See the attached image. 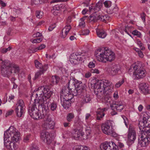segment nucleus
Wrapping results in <instances>:
<instances>
[{
	"label": "nucleus",
	"mask_w": 150,
	"mask_h": 150,
	"mask_svg": "<svg viewBox=\"0 0 150 150\" xmlns=\"http://www.w3.org/2000/svg\"><path fill=\"white\" fill-rule=\"evenodd\" d=\"M70 96H71V98H64V100L62 103V105L63 107L66 109H68L69 107L70 106V105L71 104V102L72 101V96L71 95ZM62 102V101H61ZM62 103V102H61Z\"/></svg>",
	"instance_id": "5701e85b"
},
{
	"label": "nucleus",
	"mask_w": 150,
	"mask_h": 150,
	"mask_svg": "<svg viewBox=\"0 0 150 150\" xmlns=\"http://www.w3.org/2000/svg\"><path fill=\"white\" fill-rule=\"evenodd\" d=\"M96 33L98 36L102 38H104L107 35L106 33L103 30H98Z\"/></svg>",
	"instance_id": "7c9ffc66"
},
{
	"label": "nucleus",
	"mask_w": 150,
	"mask_h": 150,
	"mask_svg": "<svg viewBox=\"0 0 150 150\" xmlns=\"http://www.w3.org/2000/svg\"><path fill=\"white\" fill-rule=\"evenodd\" d=\"M111 93V92L108 93H105V91L103 92V93L104 94V100L105 102L107 103H109L110 105V106L111 104H112L113 102H114L113 100H111V97L110 94Z\"/></svg>",
	"instance_id": "a878e982"
},
{
	"label": "nucleus",
	"mask_w": 150,
	"mask_h": 150,
	"mask_svg": "<svg viewBox=\"0 0 150 150\" xmlns=\"http://www.w3.org/2000/svg\"><path fill=\"white\" fill-rule=\"evenodd\" d=\"M127 137L129 141L134 142L136 138V132L134 129L129 126L128 129Z\"/></svg>",
	"instance_id": "dca6fc26"
},
{
	"label": "nucleus",
	"mask_w": 150,
	"mask_h": 150,
	"mask_svg": "<svg viewBox=\"0 0 150 150\" xmlns=\"http://www.w3.org/2000/svg\"><path fill=\"white\" fill-rule=\"evenodd\" d=\"M12 30V29L11 28H9L7 31L6 32V33L7 35H11V33Z\"/></svg>",
	"instance_id": "338daca9"
},
{
	"label": "nucleus",
	"mask_w": 150,
	"mask_h": 150,
	"mask_svg": "<svg viewBox=\"0 0 150 150\" xmlns=\"http://www.w3.org/2000/svg\"><path fill=\"white\" fill-rule=\"evenodd\" d=\"M70 61L71 63L74 65H76L79 64L82 61L81 60H78L76 59H70Z\"/></svg>",
	"instance_id": "c03bdc74"
},
{
	"label": "nucleus",
	"mask_w": 150,
	"mask_h": 150,
	"mask_svg": "<svg viewBox=\"0 0 150 150\" xmlns=\"http://www.w3.org/2000/svg\"><path fill=\"white\" fill-rule=\"evenodd\" d=\"M86 130V134H85V136H86L85 138H83V139H87L88 138V136L91 133V131L90 127H87L85 129Z\"/></svg>",
	"instance_id": "4c0bfd02"
},
{
	"label": "nucleus",
	"mask_w": 150,
	"mask_h": 150,
	"mask_svg": "<svg viewBox=\"0 0 150 150\" xmlns=\"http://www.w3.org/2000/svg\"><path fill=\"white\" fill-rule=\"evenodd\" d=\"M89 33V30H84L82 31L81 34L83 35H87Z\"/></svg>",
	"instance_id": "4d7b16f0"
},
{
	"label": "nucleus",
	"mask_w": 150,
	"mask_h": 150,
	"mask_svg": "<svg viewBox=\"0 0 150 150\" xmlns=\"http://www.w3.org/2000/svg\"><path fill=\"white\" fill-rule=\"evenodd\" d=\"M140 90L144 94H148L149 93V86L145 83H140L139 86Z\"/></svg>",
	"instance_id": "4be33fe9"
},
{
	"label": "nucleus",
	"mask_w": 150,
	"mask_h": 150,
	"mask_svg": "<svg viewBox=\"0 0 150 150\" xmlns=\"http://www.w3.org/2000/svg\"><path fill=\"white\" fill-rule=\"evenodd\" d=\"M11 49V47L10 46L7 48H3L1 50V52L4 54L5 53L8 51L10 50Z\"/></svg>",
	"instance_id": "3c124183"
},
{
	"label": "nucleus",
	"mask_w": 150,
	"mask_h": 150,
	"mask_svg": "<svg viewBox=\"0 0 150 150\" xmlns=\"http://www.w3.org/2000/svg\"><path fill=\"white\" fill-rule=\"evenodd\" d=\"M139 128L141 132H145L144 128L145 127L150 128V117L148 116H144L142 119L139 121Z\"/></svg>",
	"instance_id": "0eeeda50"
},
{
	"label": "nucleus",
	"mask_w": 150,
	"mask_h": 150,
	"mask_svg": "<svg viewBox=\"0 0 150 150\" xmlns=\"http://www.w3.org/2000/svg\"><path fill=\"white\" fill-rule=\"evenodd\" d=\"M19 132L13 127H10L4 134V144L9 150H15L17 149L16 144L20 139Z\"/></svg>",
	"instance_id": "f257e3e1"
},
{
	"label": "nucleus",
	"mask_w": 150,
	"mask_h": 150,
	"mask_svg": "<svg viewBox=\"0 0 150 150\" xmlns=\"http://www.w3.org/2000/svg\"><path fill=\"white\" fill-rule=\"evenodd\" d=\"M22 113H21L20 111L18 109V111H16V107L15 108V112L17 116L18 117H21L22 116V115L23 113L24 112V109H23V110H22Z\"/></svg>",
	"instance_id": "de8ad7c7"
},
{
	"label": "nucleus",
	"mask_w": 150,
	"mask_h": 150,
	"mask_svg": "<svg viewBox=\"0 0 150 150\" xmlns=\"http://www.w3.org/2000/svg\"><path fill=\"white\" fill-rule=\"evenodd\" d=\"M71 95L72 96V99L73 98V97L74 96H75L74 95H73V93H70L69 94H68L67 96L65 95L64 96V98H71L70 97H71V96H70Z\"/></svg>",
	"instance_id": "13d9d810"
},
{
	"label": "nucleus",
	"mask_w": 150,
	"mask_h": 150,
	"mask_svg": "<svg viewBox=\"0 0 150 150\" xmlns=\"http://www.w3.org/2000/svg\"><path fill=\"white\" fill-rule=\"evenodd\" d=\"M44 88V86H43L36 89L37 90V94L38 97H39V100H36V102L42 103V104H44L45 103V100L43 93V90Z\"/></svg>",
	"instance_id": "4468645a"
},
{
	"label": "nucleus",
	"mask_w": 150,
	"mask_h": 150,
	"mask_svg": "<svg viewBox=\"0 0 150 150\" xmlns=\"http://www.w3.org/2000/svg\"><path fill=\"white\" fill-rule=\"evenodd\" d=\"M96 62L93 61V62H91L88 64L89 67L90 68H93L95 67V63Z\"/></svg>",
	"instance_id": "603ef678"
},
{
	"label": "nucleus",
	"mask_w": 150,
	"mask_h": 150,
	"mask_svg": "<svg viewBox=\"0 0 150 150\" xmlns=\"http://www.w3.org/2000/svg\"><path fill=\"white\" fill-rule=\"evenodd\" d=\"M43 3L42 0H34V3L35 4H41Z\"/></svg>",
	"instance_id": "052dcab7"
},
{
	"label": "nucleus",
	"mask_w": 150,
	"mask_h": 150,
	"mask_svg": "<svg viewBox=\"0 0 150 150\" xmlns=\"http://www.w3.org/2000/svg\"><path fill=\"white\" fill-rule=\"evenodd\" d=\"M13 110H10L9 112H7L6 115H5V117H7V116L11 115L13 113Z\"/></svg>",
	"instance_id": "0e129e2a"
},
{
	"label": "nucleus",
	"mask_w": 150,
	"mask_h": 150,
	"mask_svg": "<svg viewBox=\"0 0 150 150\" xmlns=\"http://www.w3.org/2000/svg\"><path fill=\"white\" fill-rule=\"evenodd\" d=\"M42 103L36 102V99L32 105L28 108V113L30 117L35 120L43 119L45 116L48 113L49 110Z\"/></svg>",
	"instance_id": "f03ea898"
},
{
	"label": "nucleus",
	"mask_w": 150,
	"mask_h": 150,
	"mask_svg": "<svg viewBox=\"0 0 150 150\" xmlns=\"http://www.w3.org/2000/svg\"><path fill=\"white\" fill-rule=\"evenodd\" d=\"M2 61L1 67V74L4 77H9L14 71L13 72L15 73H18L19 69L18 65L11 63L8 60Z\"/></svg>",
	"instance_id": "20e7f679"
},
{
	"label": "nucleus",
	"mask_w": 150,
	"mask_h": 150,
	"mask_svg": "<svg viewBox=\"0 0 150 150\" xmlns=\"http://www.w3.org/2000/svg\"><path fill=\"white\" fill-rule=\"evenodd\" d=\"M104 4L105 7L108 8L111 6L112 2L110 1H106L104 2Z\"/></svg>",
	"instance_id": "37998d69"
},
{
	"label": "nucleus",
	"mask_w": 150,
	"mask_h": 150,
	"mask_svg": "<svg viewBox=\"0 0 150 150\" xmlns=\"http://www.w3.org/2000/svg\"><path fill=\"white\" fill-rule=\"evenodd\" d=\"M50 106L51 110L54 111L56 110L57 107V103L55 102H53L50 105Z\"/></svg>",
	"instance_id": "f704fd0d"
},
{
	"label": "nucleus",
	"mask_w": 150,
	"mask_h": 150,
	"mask_svg": "<svg viewBox=\"0 0 150 150\" xmlns=\"http://www.w3.org/2000/svg\"><path fill=\"white\" fill-rule=\"evenodd\" d=\"M70 59L78 60H81V61H82L83 60V57H79L78 53L77 52L71 54L70 56Z\"/></svg>",
	"instance_id": "c756f323"
},
{
	"label": "nucleus",
	"mask_w": 150,
	"mask_h": 150,
	"mask_svg": "<svg viewBox=\"0 0 150 150\" xmlns=\"http://www.w3.org/2000/svg\"><path fill=\"white\" fill-rule=\"evenodd\" d=\"M83 125L82 123L79 122L78 123L77 129H74L73 132L72 136L75 139L78 140L81 136L83 137H85L84 133L82 132L83 129Z\"/></svg>",
	"instance_id": "1a4fd4ad"
},
{
	"label": "nucleus",
	"mask_w": 150,
	"mask_h": 150,
	"mask_svg": "<svg viewBox=\"0 0 150 150\" xmlns=\"http://www.w3.org/2000/svg\"><path fill=\"white\" fill-rule=\"evenodd\" d=\"M30 138V135H26L23 138V141L24 142H28Z\"/></svg>",
	"instance_id": "5fc2aeb1"
},
{
	"label": "nucleus",
	"mask_w": 150,
	"mask_h": 150,
	"mask_svg": "<svg viewBox=\"0 0 150 150\" xmlns=\"http://www.w3.org/2000/svg\"><path fill=\"white\" fill-rule=\"evenodd\" d=\"M107 17L106 15L96 14L95 13L91 14L88 17L90 22H106L107 20Z\"/></svg>",
	"instance_id": "6e6552de"
},
{
	"label": "nucleus",
	"mask_w": 150,
	"mask_h": 150,
	"mask_svg": "<svg viewBox=\"0 0 150 150\" xmlns=\"http://www.w3.org/2000/svg\"><path fill=\"white\" fill-rule=\"evenodd\" d=\"M67 85L70 93H73L75 96H82L86 93V86L85 84L82 83L81 81L76 79L73 76H70V80Z\"/></svg>",
	"instance_id": "7ed1b4c3"
},
{
	"label": "nucleus",
	"mask_w": 150,
	"mask_h": 150,
	"mask_svg": "<svg viewBox=\"0 0 150 150\" xmlns=\"http://www.w3.org/2000/svg\"><path fill=\"white\" fill-rule=\"evenodd\" d=\"M103 48H99L95 52V55L98 60L103 62L113 60L115 58V54L108 48L104 47Z\"/></svg>",
	"instance_id": "39448f33"
},
{
	"label": "nucleus",
	"mask_w": 150,
	"mask_h": 150,
	"mask_svg": "<svg viewBox=\"0 0 150 150\" xmlns=\"http://www.w3.org/2000/svg\"><path fill=\"white\" fill-rule=\"evenodd\" d=\"M124 82V80L122 79V80L119 81L115 85V87L117 88L119 87Z\"/></svg>",
	"instance_id": "8fccbe9b"
},
{
	"label": "nucleus",
	"mask_w": 150,
	"mask_h": 150,
	"mask_svg": "<svg viewBox=\"0 0 150 150\" xmlns=\"http://www.w3.org/2000/svg\"><path fill=\"white\" fill-rule=\"evenodd\" d=\"M37 90L35 89L34 91L32 93V96H31V97H35L36 98H37L38 97V96L37 94Z\"/></svg>",
	"instance_id": "680f3d73"
},
{
	"label": "nucleus",
	"mask_w": 150,
	"mask_h": 150,
	"mask_svg": "<svg viewBox=\"0 0 150 150\" xmlns=\"http://www.w3.org/2000/svg\"><path fill=\"white\" fill-rule=\"evenodd\" d=\"M46 46L45 45L42 44L41 45L37 47L38 50H41L43 48H45V47Z\"/></svg>",
	"instance_id": "774afa93"
},
{
	"label": "nucleus",
	"mask_w": 150,
	"mask_h": 150,
	"mask_svg": "<svg viewBox=\"0 0 150 150\" xmlns=\"http://www.w3.org/2000/svg\"><path fill=\"white\" fill-rule=\"evenodd\" d=\"M120 69V67L119 65L114 64L108 69L107 71L110 75L114 76L117 74Z\"/></svg>",
	"instance_id": "f3484780"
},
{
	"label": "nucleus",
	"mask_w": 150,
	"mask_h": 150,
	"mask_svg": "<svg viewBox=\"0 0 150 150\" xmlns=\"http://www.w3.org/2000/svg\"><path fill=\"white\" fill-rule=\"evenodd\" d=\"M83 102L84 103H87L90 102L91 101V98L90 97V95L88 94H86L83 98Z\"/></svg>",
	"instance_id": "c9c22d12"
},
{
	"label": "nucleus",
	"mask_w": 150,
	"mask_h": 150,
	"mask_svg": "<svg viewBox=\"0 0 150 150\" xmlns=\"http://www.w3.org/2000/svg\"><path fill=\"white\" fill-rule=\"evenodd\" d=\"M110 134H108V135H111V136L113 137H117V134L113 131L112 129V132Z\"/></svg>",
	"instance_id": "69168bd1"
},
{
	"label": "nucleus",
	"mask_w": 150,
	"mask_h": 150,
	"mask_svg": "<svg viewBox=\"0 0 150 150\" xmlns=\"http://www.w3.org/2000/svg\"><path fill=\"white\" fill-rule=\"evenodd\" d=\"M116 146H117V148L119 147L120 148H121L124 147V145L123 143L121 142H118Z\"/></svg>",
	"instance_id": "e2e57ef3"
},
{
	"label": "nucleus",
	"mask_w": 150,
	"mask_h": 150,
	"mask_svg": "<svg viewBox=\"0 0 150 150\" xmlns=\"http://www.w3.org/2000/svg\"><path fill=\"white\" fill-rule=\"evenodd\" d=\"M42 40V38H37L33 40L32 42L34 43H39L41 42Z\"/></svg>",
	"instance_id": "864d4df0"
},
{
	"label": "nucleus",
	"mask_w": 150,
	"mask_h": 150,
	"mask_svg": "<svg viewBox=\"0 0 150 150\" xmlns=\"http://www.w3.org/2000/svg\"><path fill=\"white\" fill-rule=\"evenodd\" d=\"M35 14L37 18H42L43 13L41 11H37L35 12Z\"/></svg>",
	"instance_id": "ea45409f"
},
{
	"label": "nucleus",
	"mask_w": 150,
	"mask_h": 150,
	"mask_svg": "<svg viewBox=\"0 0 150 150\" xmlns=\"http://www.w3.org/2000/svg\"><path fill=\"white\" fill-rule=\"evenodd\" d=\"M110 105L112 110L115 109L117 111L120 112L124 108L123 104L122 102H113Z\"/></svg>",
	"instance_id": "a211bd4d"
},
{
	"label": "nucleus",
	"mask_w": 150,
	"mask_h": 150,
	"mask_svg": "<svg viewBox=\"0 0 150 150\" xmlns=\"http://www.w3.org/2000/svg\"><path fill=\"white\" fill-rule=\"evenodd\" d=\"M144 133V132H141V136L139 140L138 144L141 147L146 146L149 144V142L146 136H143Z\"/></svg>",
	"instance_id": "6ab92c4d"
},
{
	"label": "nucleus",
	"mask_w": 150,
	"mask_h": 150,
	"mask_svg": "<svg viewBox=\"0 0 150 150\" xmlns=\"http://www.w3.org/2000/svg\"><path fill=\"white\" fill-rule=\"evenodd\" d=\"M106 110V109L105 108L102 109L100 108H98L96 112L97 115V119L99 120H101V119L105 115L104 112V111Z\"/></svg>",
	"instance_id": "393cba45"
},
{
	"label": "nucleus",
	"mask_w": 150,
	"mask_h": 150,
	"mask_svg": "<svg viewBox=\"0 0 150 150\" xmlns=\"http://www.w3.org/2000/svg\"><path fill=\"white\" fill-rule=\"evenodd\" d=\"M73 150H89L88 147L85 146L82 148L81 146H78L73 149Z\"/></svg>",
	"instance_id": "79ce46f5"
},
{
	"label": "nucleus",
	"mask_w": 150,
	"mask_h": 150,
	"mask_svg": "<svg viewBox=\"0 0 150 150\" xmlns=\"http://www.w3.org/2000/svg\"><path fill=\"white\" fill-rule=\"evenodd\" d=\"M133 68L134 70L133 74L135 76L136 79L142 78L145 76L146 71L143 68L141 62H139V63L134 66Z\"/></svg>",
	"instance_id": "423d86ee"
},
{
	"label": "nucleus",
	"mask_w": 150,
	"mask_h": 150,
	"mask_svg": "<svg viewBox=\"0 0 150 150\" xmlns=\"http://www.w3.org/2000/svg\"><path fill=\"white\" fill-rule=\"evenodd\" d=\"M101 129L103 132L105 134L108 135L111 134L112 132V127H110V123L107 122L101 125Z\"/></svg>",
	"instance_id": "2eb2a0df"
},
{
	"label": "nucleus",
	"mask_w": 150,
	"mask_h": 150,
	"mask_svg": "<svg viewBox=\"0 0 150 150\" xmlns=\"http://www.w3.org/2000/svg\"><path fill=\"white\" fill-rule=\"evenodd\" d=\"M100 147L102 150H119L116 144L112 142H105L100 145Z\"/></svg>",
	"instance_id": "9d476101"
},
{
	"label": "nucleus",
	"mask_w": 150,
	"mask_h": 150,
	"mask_svg": "<svg viewBox=\"0 0 150 150\" xmlns=\"http://www.w3.org/2000/svg\"><path fill=\"white\" fill-rule=\"evenodd\" d=\"M61 93L63 94L64 96L67 95L68 94L70 93V91L68 88L67 85L66 86L63 87L61 92Z\"/></svg>",
	"instance_id": "2f4dec72"
},
{
	"label": "nucleus",
	"mask_w": 150,
	"mask_h": 150,
	"mask_svg": "<svg viewBox=\"0 0 150 150\" xmlns=\"http://www.w3.org/2000/svg\"><path fill=\"white\" fill-rule=\"evenodd\" d=\"M103 6V3L102 1H98L95 5V6H91V7H89V11H92L95 12V13L97 12L100 11L102 8Z\"/></svg>",
	"instance_id": "412c9836"
},
{
	"label": "nucleus",
	"mask_w": 150,
	"mask_h": 150,
	"mask_svg": "<svg viewBox=\"0 0 150 150\" xmlns=\"http://www.w3.org/2000/svg\"><path fill=\"white\" fill-rule=\"evenodd\" d=\"M101 81L100 80L95 83L93 87L94 89L99 90L98 91V92L100 91V92H102L103 91L102 90L103 86L101 85Z\"/></svg>",
	"instance_id": "c85d7f7f"
},
{
	"label": "nucleus",
	"mask_w": 150,
	"mask_h": 150,
	"mask_svg": "<svg viewBox=\"0 0 150 150\" xmlns=\"http://www.w3.org/2000/svg\"><path fill=\"white\" fill-rule=\"evenodd\" d=\"M91 73H96V74H99V70L97 69H92L91 70Z\"/></svg>",
	"instance_id": "bf43d9fd"
},
{
	"label": "nucleus",
	"mask_w": 150,
	"mask_h": 150,
	"mask_svg": "<svg viewBox=\"0 0 150 150\" xmlns=\"http://www.w3.org/2000/svg\"><path fill=\"white\" fill-rule=\"evenodd\" d=\"M144 134L145 137L146 136V138L148 139L149 142H150V128L147 131L145 130Z\"/></svg>",
	"instance_id": "58836bf2"
},
{
	"label": "nucleus",
	"mask_w": 150,
	"mask_h": 150,
	"mask_svg": "<svg viewBox=\"0 0 150 150\" xmlns=\"http://www.w3.org/2000/svg\"><path fill=\"white\" fill-rule=\"evenodd\" d=\"M40 138L42 141L47 144H50L52 142V138L50 133L47 132H42L40 134Z\"/></svg>",
	"instance_id": "ddd939ff"
},
{
	"label": "nucleus",
	"mask_w": 150,
	"mask_h": 150,
	"mask_svg": "<svg viewBox=\"0 0 150 150\" xmlns=\"http://www.w3.org/2000/svg\"><path fill=\"white\" fill-rule=\"evenodd\" d=\"M45 71H42V70H40V71L37 72L35 75L34 79H35L38 78Z\"/></svg>",
	"instance_id": "a19ab883"
},
{
	"label": "nucleus",
	"mask_w": 150,
	"mask_h": 150,
	"mask_svg": "<svg viewBox=\"0 0 150 150\" xmlns=\"http://www.w3.org/2000/svg\"><path fill=\"white\" fill-rule=\"evenodd\" d=\"M101 81V85L103 86L102 90L103 91H105V93L109 94L112 91L111 89L112 83L107 80H103Z\"/></svg>",
	"instance_id": "f8f14e48"
},
{
	"label": "nucleus",
	"mask_w": 150,
	"mask_h": 150,
	"mask_svg": "<svg viewBox=\"0 0 150 150\" xmlns=\"http://www.w3.org/2000/svg\"><path fill=\"white\" fill-rule=\"evenodd\" d=\"M35 64L37 68L40 69V70H42L43 71H46L48 68V65L47 64H45L43 66L37 60H35Z\"/></svg>",
	"instance_id": "b1692460"
},
{
	"label": "nucleus",
	"mask_w": 150,
	"mask_h": 150,
	"mask_svg": "<svg viewBox=\"0 0 150 150\" xmlns=\"http://www.w3.org/2000/svg\"><path fill=\"white\" fill-rule=\"evenodd\" d=\"M44 120L47 122L45 123L43 125V127L46 129H52L53 127L54 122L52 120L51 118L47 113L44 116Z\"/></svg>",
	"instance_id": "9b49d317"
},
{
	"label": "nucleus",
	"mask_w": 150,
	"mask_h": 150,
	"mask_svg": "<svg viewBox=\"0 0 150 150\" xmlns=\"http://www.w3.org/2000/svg\"><path fill=\"white\" fill-rule=\"evenodd\" d=\"M137 44L139 46V47L141 50H145V47H144V45L140 41L137 40Z\"/></svg>",
	"instance_id": "a18cd8bd"
},
{
	"label": "nucleus",
	"mask_w": 150,
	"mask_h": 150,
	"mask_svg": "<svg viewBox=\"0 0 150 150\" xmlns=\"http://www.w3.org/2000/svg\"><path fill=\"white\" fill-rule=\"evenodd\" d=\"M74 117V114L72 113L68 114L67 116V120L69 122H71Z\"/></svg>",
	"instance_id": "e433bc0d"
},
{
	"label": "nucleus",
	"mask_w": 150,
	"mask_h": 150,
	"mask_svg": "<svg viewBox=\"0 0 150 150\" xmlns=\"http://www.w3.org/2000/svg\"><path fill=\"white\" fill-rule=\"evenodd\" d=\"M59 77L57 76H52L51 80V82L54 84H57L59 82Z\"/></svg>",
	"instance_id": "473e14b6"
},
{
	"label": "nucleus",
	"mask_w": 150,
	"mask_h": 150,
	"mask_svg": "<svg viewBox=\"0 0 150 150\" xmlns=\"http://www.w3.org/2000/svg\"><path fill=\"white\" fill-rule=\"evenodd\" d=\"M132 33L134 35H136L139 37H140L141 36L140 33L137 30H134L132 31Z\"/></svg>",
	"instance_id": "49530a36"
},
{
	"label": "nucleus",
	"mask_w": 150,
	"mask_h": 150,
	"mask_svg": "<svg viewBox=\"0 0 150 150\" xmlns=\"http://www.w3.org/2000/svg\"><path fill=\"white\" fill-rule=\"evenodd\" d=\"M122 117L123 119L124 122L126 126H127V123H128V119L125 116H122Z\"/></svg>",
	"instance_id": "6e6d98bb"
},
{
	"label": "nucleus",
	"mask_w": 150,
	"mask_h": 150,
	"mask_svg": "<svg viewBox=\"0 0 150 150\" xmlns=\"http://www.w3.org/2000/svg\"><path fill=\"white\" fill-rule=\"evenodd\" d=\"M71 28V27L70 25H67L64 27L62 30V31L64 30V37H65V35H67Z\"/></svg>",
	"instance_id": "72a5a7b5"
},
{
	"label": "nucleus",
	"mask_w": 150,
	"mask_h": 150,
	"mask_svg": "<svg viewBox=\"0 0 150 150\" xmlns=\"http://www.w3.org/2000/svg\"><path fill=\"white\" fill-rule=\"evenodd\" d=\"M81 20V21L79 23V26L82 28H83L85 26V22L84 21V19L83 18H81L80 19Z\"/></svg>",
	"instance_id": "09e8293b"
},
{
	"label": "nucleus",
	"mask_w": 150,
	"mask_h": 150,
	"mask_svg": "<svg viewBox=\"0 0 150 150\" xmlns=\"http://www.w3.org/2000/svg\"><path fill=\"white\" fill-rule=\"evenodd\" d=\"M118 10V8L117 6L115 4L113 7L107 10V13L109 14H112L113 13H117Z\"/></svg>",
	"instance_id": "cd10ccee"
},
{
	"label": "nucleus",
	"mask_w": 150,
	"mask_h": 150,
	"mask_svg": "<svg viewBox=\"0 0 150 150\" xmlns=\"http://www.w3.org/2000/svg\"><path fill=\"white\" fill-rule=\"evenodd\" d=\"M43 93L45 102H47V100L48 99L52 94V92L50 90L48 86H44Z\"/></svg>",
	"instance_id": "aec40b11"
},
{
	"label": "nucleus",
	"mask_w": 150,
	"mask_h": 150,
	"mask_svg": "<svg viewBox=\"0 0 150 150\" xmlns=\"http://www.w3.org/2000/svg\"><path fill=\"white\" fill-rule=\"evenodd\" d=\"M16 105H17L16 107V111H18V109L20 111L21 113H22L23 109H24V103L23 100L21 99L18 100Z\"/></svg>",
	"instance_id": "bb28decb"
}]
</instances>
